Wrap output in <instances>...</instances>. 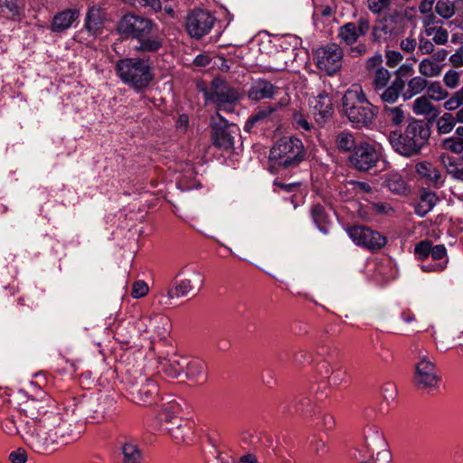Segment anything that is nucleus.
I'll return each instance as SVG.
<instances>
[{
  "mask_svg": "<svg viewBox=\"0 0 463 463\" xmlns=\"http://www.w3.org/2000/svg\"><path fill=\"white\" fill-rule=\"evenodd\" d=\"M452 113L446 112L437 120V132L439 135L450 133L456 126Z\"/></svg>",
  "mask_w": 463,
  "mask_h": 463,
  "instance_id": "39",
  "label": "nucleus"
},
{
  "mask_svg": "<svg viewBox=\"0 0 463 463\" xmlns=\"http://www.w3.org/2000/svg\"><path fill=\"white\" fill-rule=\"evenodd\" d=\"M279 91V88L272 82L266 79L259 78L251 81L247 90V96L250 100L258 102L262 99H273Z\"/></svg>",
  "mask_w": 463,
  "mask_h": 463,
  "instance_id": "18",
  "label": "nucleus"
},
{
  "mask_svg": "<svg viewBox=\"0 0 463 463\" xmlns=\"http://www.w3.org/2000/svg\"><path fill=\"white\" fill-rule=\"evenodd\" d=\"M386 64L393 69L403 60V55L397 51H388L386 52Z\"/></svg>",
  "mask_w": 463,
  "mask_h": 463,
  "instance_id": "52",
  "label": "nucleus"
},
{
  "mask_svg": "<svg viewBox=\"0 0 463 463\" xmlns=\"http://www.w3.org/2000/svg\"><path fill=\"white\" fill-rule=\"evenodd\" d=\"M439 146L444 150L450 151L455 154H460L463 152V142L459 140V137L456 134L443 138L440 141Z\"/></svg>",
  "mask_w": 463,
  "mask_h": 463,
  "instance_id": "41",
  "label": "nucleus"
},
{
  "mask_svg": "<svg viewBox=\"0 0 463 463\" xmlns=\"http://www.w3.org/2000/svg\"><path fill=\"white\" fill-rule=\"evenodd\" d=\"M430 137V128L421 119L412 118L403 132L392 131L389 142L395 152L405 157L418 156L428 145Z\"/></svg>",
  "mask_w": 463,
  "mask_h": 463,
  "instance_id": "3",
  "label": "nucleus"
},
{
  "mask_svg": "<svg viewBox=\"0 0 463 463\" xmlns=\"http://www.w3.org/2000/svg\"><path fill=\"white\" fill-rule=\"evenodd\" d=\"M382 157V148L368 142H361L350 155L351 165L360 170L368 171L374 167Z\"/></svg>",
  "mask_w": 463,
  "mask_h": 463,
  "instance_id": "13",
  "label": "nucleus"
},
{
  "mask_svg": "<svg viewBox=\"0 0 463 463\" xmlns=\"http://www.w3.org/2000/svg\"><path fill=\"white\" fill-rule=\"evenodd\" d=\"M392 74L386 68H377L372 73L371 87L374 92L384 89L391 80Z\"/></svg>",
  "mask_w": 463,
  "mask_h": 463,
  "instance_id": "35",
  "label": "nucleus"
},
{
  "mask_svg": "<svg viewBox=\"0 0 463 463\" xmlns=\"http://www.w3.org/2000/svg\"><path fill=\"white\" fill-rule=\"evenodd\" d=\"M116 30L123 38L137 41L134 47L137 52H156L163 47L164 38L156 33V24L146 17L126 14L118 22Z\"/></svg>",
  "mask_w": 463,
  "mask_h": 463,
  "instance_id": "2",
  "label": "nucleus"
},
{
  "mask_svg": "<svg viewBox=\"0 0 463 463\" xmlns=\"http://www.w3.org/2000/svg\"><path fill=\"white\" fill-rule=\"evenodd\" d=\"M383 186L396 194H405L408 193V186L402 176L398 173L386 175Z\"/></svg>",
  "mask_w": 463,
  "mask_h": 463,
  "instance_id": "31",
  "label": "nucleus"
},
{
  "mask_svg": "<svg viewBox=\"0 0 463 463\" xmlns=\"http://www.w3.org/2000/svg\"><path fill=\"white\" fill-rule=\"evenodd\" d=\"M426 95L416 98L411 105L412 112L417 116H422L426 118H436L440 111L439 109L432 103Z\"/></svg>",
  "mask_w": 463,
  "mask_h": 463,
  "instance_id": "24",
  "label": "nucleus"
},
{
  "mask_svg": "<svg viewBox=\"0 0 463 463\" xmlns=\"http://www.w3.org/2000/svg\"><path fill=\"white\" fill-rule=\"evenodd\" d=\"M419 361L415 364L413 383L419 390L438 389L440 377L434 361L426 354L418 355Z\"/></svg>",
  "mask_w": 463,
  "mask_h": 463,
  "instance_id": "10",
  "label": "nucleus"
},
{
  "mask_svg": "<svg viewBox=\"0 0 463 463\" xmlns=\"http://www.w3.org/2000/svg\"><path fill=\"white\" fill-rule=\"evenodd\" d=\"M400 46L402 51L408 53H411L415 51L416 47L418 46V42L416 41V39L412 37H407L402 40Z\"/></svg>",
  "mask_w": 463,
  "mask_h": 463,
  "instance_id": "59",
  "label": "nucleus"
},
{
  "mask_svg": "<svg viewBox=\"0 0 463 463\" xmlns=\"http://www.w3.org/2000/svg\"><path fill=\"white\" fill-rule=\"evenodd\" d=\"M203 285V277L199 272H193L191 278L181 279L175 283V287L169 288L167 296L170 298L187 296L194 290H199Z\"/></svg>",
  "mask_w": 463,
  "mask_h": 463,
  "instance_id": "19",
  "label": "nucleus"
},
{
  "mask_svg": "<svg viewBox=\"0 0 463 463\" xmlns=\"http://www.w3.org/2000/svg\"><path fill=\"white\" fill-rule=\"evenodd\" d=\"M390 35V30L384 24H377L373 29V38L376 42L385 40Z\"/></svg>",
  "mask_w": 463,
  "mask_h": 463,
  "instance_id": "51",
  "label": "nucleus"
},
{
  "mask_svg": "<svg viewBox=\"0 0 463 463\" xmlns=\"http://www.w3.org/2000/svg\"><path fill=\"white\" fill-rule=\"evenodd\" d=\"M315 59L317 66L331 76L342 68L344 50L337 43H329L316 51Z\"/></svg>",
  "mask_w": 463,
  "mask_h": 463,
  "instance_id": "12",
  "label": "nucleus"
},
{
  "mask_svg": "<svg viewBox=\"0 0 463 463\" xmlns=\"http://www.w3.org/2000/svg\"><path fill=\"white\" fill-rule=\"evenodd\" d=\"M355 143V138L354 135L346 130L340 131L335 136V146L337 149L341 152H354L355 147H357Z\"/></svg>",
  "mask_w": 463,
  "mask_h": 463,
  "instance_id": "34",
  "label": "nucleus"
},
{
  "mask_svg": "<svg viewBox=\"0 0 463 463\" xmlns=\"http://www.w3.org/2000/svg\"><path fill=\"white\" fill-rule=\"evenodd\" d=\"M350 239L358 246L370 250L382 249L386 244V238L380 232L364 225L346 228Z\"/></svg>",
  "mask_w": 463,
  "mask_h": 463,
  "instance_id": "14",
  "label": "nucleus"
},
{
  "mask_svg": "<svg viewBox=\"0 0 463 463\" xmlns=\"http://www.w3.org/2000/svg\"><path fill=\"white\" fill-rule=\"evenodd\" d=\"M9 459L12 463H25L27 453L24 449H17L9 454Z\"/></svg>",
  "mask_w": 463,
  "mask_h": 463,
  "instance_id": "58",
  "label": "nucleus"
},
{
  "mask_svg": "<svg viewBox=\"0 0 463 463\" xmlns=\"http://www.w3.org/2000/svg\"><path fill=\"white\" fill-rule=\"evenodd\" d=\"M381 392L385 401H393L397 394V388L393 383H386L382 386Z\"/></svg>",
  "mask_w": 463,
  "mask_h": 463,
  "instance_id": "53",
  "label": "nucleus"
},
{
  "mask_svg": "<svg viewBox=\"0 0 463 463\" xmlns=\"http://www.w3.org/2000/svg\"><path fill=\"white\" fill-rule=\"evenodd\" d=\"M305 158V150L300 139L293 137L280 138L270 149L269 163L272 168H291Z\"/></svg>",
  "mask_w": 463,
  "mask_h": 463,
  "instance_id": "6",
  "label": "nucleus"
},
{
  "mask_svg": "<svg viewBox=\"0 0 463 463\" xmlns=\"http://www.w3.org/2000/svg\"><path fill=\"white\" fill-rule=\"evenodd\" d=\"M205 364L202 361L194 360L185 365L186 375L191 380H198L204 373Z\"/></svg>",
  "mask_w": 463,
  "mask_h": 463,
  "instance_id": "44",
  "label": "nucleus"
},
{
  "mask_svg": "<svg viewBox=\"0 0 463 463\" xmlns=\"http://www.w3.org/2000/svg\"><path fill=\"white\" fill-rule=\"evenodd\" d=\"M428 88V80L422 77L420 74L413 76L407 81H405V87L403 89V100L407 101L411 99L413 97L422 93Z\"/></svg>",
  "mask_w": 463,
  "mask_h": 463,
  "instance_id": "26",
  "label": "nucleus"
},
{
  "mask_svg": "<svg viewBox=\"0 0 463 463\" xmlns=\"http://www.w3.org/2000/svg\"><path fill=\"white\" fill-rule=\"evenodd\" d=\"M138 4L143 7H149L154 12L162 11L161 0H137Z\"/></svg>",
  "mask_w": 463,
  "mask_h": 463,
  "instance_id": "62",
  "label": "nucleus"
},
{
  "mask_svg": "<svg viewBox=\"0 0 463 463\" xmlns=\"http://www.w3.org/2000/svg\"><path fill=\"white\" fill-rule=\"evenodd\" d=\"M436 13L444 19H449L455 14V2L450 0H439L435 5Z\"/></svg>",
  "mask_w": 463,
  "mask_h": 463,
  "instance_id": "40",
  "label": "nucleus"
},
{
  "mask_svg": "<svg viewBox=\"0 0 463 463\" xmlns=\"http://www.w3.org/2000/svg\"><path fill=\"white\" fill-rule=\"evenodd\" d=\"M426 96L436 102L443 101L449 97V92L438 80H428V88H426Z\"/></svg>",
  "mask_w": 463,
  "mask_h": 463,
  "instance_id": "37",
  "label": "nucleus"
},
{
  "mask_svg": "<svg viewBox=\"0 0 463 463\" xmlns=\"http://www.w3.org/2000/svg\"><path fill=\"white\" fill-rule=\"evenodd\" d=\"M180 411L181 405L175 401H171L163 405L160 412V418L165 421H171L180 413Z\"/></svg>",
  "mask_w": 463,
  "mask_h": 463,
  "instance_id": "43",
  "label": "nucleus"
},
{
  "mask_svg": "<svg viewBox=\"0 0 463 463\" xmlns=\"http://www.w3.org/2000/svg\"><path fill=\"white\" fill-rule=\"evenodd\" d=\"M414 252L417 257L424 260L431 257L434 260H439L447 257V249L443 244L433 246L430 241L425 240L416 244Z\"/></svg>",
  "mask_w": 463,
  "mask_h": 463,
  "instance_id": "20",
  "label": "nucleus"
},
{
  "mask_svg": "<svg viewBox=\"0 0 463 463\" xmlns=\"http://www.w3.org/2000/svg\"><path fill=\"white\" fill-rule=\"evenodd\" d=\"M115 71L124 84L137 92L146 89L154 79L149 61L138 57L118 60Z\"/></svg>",
  "mask_w": 463,
  "mask_h": 463,
  "instance_id": "5",
  "label": "nucleus"
},
{
  "mask_svg": "<svg viewBox=\"0 0 463 463\" xmlns=\"http://www.w3.org/2000/svg\"><path fill=\"white\" fill-rule=\"evenodd\" d=\"M312 449L318 456H322L328 451L326 442L321 439H315L311 442Z\"/></svg>",
  "mask_w": 463,
  "mask_h": 463,
  "instance_id": "63",
  "label": "nucleus"
},
{
  "mask_svg": "<svg viewBox=\"0 0 463 463\" xmlns=\"http://www.w3.org/2000/svg\"><path fill=\"white\" fill-rule=\"evenodd\" d=\"M164 372L172 378H175L184 371V365L181 363V360L176 355H172L165 358L162 362Z\"/></svg>",
  "mask_w": 463,
  "mask_h": 463,
  "instance_id": "38",
  "label": "nucleus"
},
{
  "mask_svg": "<svg viewBox=\"0 0 463 463\" xmlns=\"http://www.w3.org/2000/svg\"><path fill=\"white\" fill-rule=\"evenodd\" d=\"M309 105L315 119L319 125L325 124L334 114L331 98L325 90L317 96L311 97L309 99Z\"/></svg>",
  "mask_w": 463,
  "mask_h": 463,
  "instance_id": "17",
  "label": "nucleus"
},
{
  "mask_svg": "<svg viewBox=\"0 0 463 463\" xmlns=\"http://www.w3.org/2000/svg\"><path fill=\"white\" fill-rule=\"evenodd\" d=\"M79 11L76 9H66L59 12L53 16L51 24V30L54 33H62L68 30L79 18Z\"/></svg>",
  "mask_w": 463,
  "mask_h": 463,
  "instance_id": "23",
  "label": "nucleus"
},
{
  "mask_svg": "<svg viewBox=\"0 0 463 463\" xmlns=\"http://www.w3.org/2000/svg\"><path fill=\"white\" fill-rule=\"evenodd\" d=\"M310 214L318 230L325 234L328 233L330 218L324 206L321 204L313 205L310 210Z\"/></svg>",
  "mask_w": 463,
  "mask_h": 463,
  "instance_id": "33",
  "label": "nucleus"
},
{
  "mask_svg": "<svg viewBox=\"0 0 463 463\" xmlns=\"http://www.w3.org/2000/svg\"><path fill=\"white\" fill-rule=\"evenodd\" d=\"M215 21V17L210 12L196 9L187 14L185 28L192 38L201 39L210 33Z\"/></svg>",
  "mask_w": 463,
  "mask_h": 463,
  "instance_id": "15",
  "label": "nucleus"
},
{
  "mask_svg": "<svg viewBox=\"0 0 463 463\" xmlns=\"http://www.w3.org/2000/svg\"><path fill=\"white\" fill-rule=\"evenodd\" d=\"M2 429L8 435H14V434L19 432L18 428L16 426V423H15L14 418H7L2 423Z\"/></svg>",
  "mask_w": 463,
  "mask_h": 463,
  "instance_id": "60",
  "label": "nucleus"
},
{
  "mask_svg": "<svg viewBox=\"0 0 463 463\" xmlns=\"http://www.w3.org/2000/svg\"><path fill=\"white\" fill-rule=\"evenodd\" d=\"M103 25L101 10L97 7H90L85 19V28L92 35L99 33Z\"/></svg>",
  "mask_w": 463,
  "mask_h": 463,
  "instance_id": "30",
  "label": "nucleus"
},
{
  "mask_svg": "<svg viewBox=\"0 0 463 463\" xmlns=\"http://www.w3.org/2000/svg\"><path fill=\"white\" fill-rule=\"evenodd\" d=\"M293 119L298 128H300L306 131H307L311 128V125L309 124L307 119L305 118V116L303 114H301L300 112H295L293 114Z\"/></svg>",
  "mask_w": 463,
  "mask_h": 463,
  "instance_id": "61",
  "label": "nucleus"
},
{
  "mask_svg": "<svg viewBox=\"0 0 463 463\" xmlns=\"http://www.w3.org/2000/svg\"><path fill=\"white\" fill-rule=\"evenodd\" d=\"M383 63V56L381 53H375L373 56L366 59L364 67L365 70L371 73L376 71L377 68H383L382 66Z\"/></svg>",
  "mask_w": 463,
  "mask_h": 463,
  "instance_id": "50",
  "label": "nucleus"
},
{
  "mask_svg": "<svg viewBox=\"0 0 463 463\" xmlns=\"http://www.w3.org/2000/svg\"><path fill=\"white\" fill-rule=\"evenodd\" d=\"M460 77H461V72H459L456 70L450 69L445 72L442 80L446 87H448L449 89L454 90L459 85Z\"/></svg>",
  "mask_w": 463,
  "mask_h": 463,
  "instance_id": "47",
  "label": "nucleus"
},
{
  "mask_svg": "<svg viewBox=\"0 0 463 463\" xmlns=\"http://www.w3.org/2000/svg\"><path fill=\"white\" fill-rule=\"evenodd\" d=\"M449 61L455 67H463V46L449 57Z\"/></svg>",
  "mask_w": 463,
  "mask_h": 463,
  "instance_id": "64",
  "label": "nucleus"
},
{
  "mask_svg": "<svg viewBox=\"0 0 463 463\" xmlns=\"http://www.w3.org/2000/svg\"><path fill=\"white\" fill-rule=\"evenodd\" d=\"M206 104H213L217 110L232 112L240 99L238 90L224 80L215 78L203 91Z\"/></svg>",
  "mask_w": 463,
  "mask_h": 463,
  "instance_id": "8",
  "label": "nucleus"
},
{
  "mask_svg": "<svg viewBox=\"0 0 463 463\" xmlns=\"http://www.w3.org/2000/svg\"><path fill=\"white\" fill-rule=\"evenodd\" d=\"M123 455L122 463H140L142 454L137 445L132 441H126L121 446Z\"/></svg>",
  "mask_w": 463,
  "mask_h": 463,
  "instance_id": "36",
  "label": "nucleus"
},
{
  "mask_svg": "<svg viewBox=\"0 0 463 463\" xmlns=\"http://www.w3.org/2000/svg\"><path fill=\"white\" fill-rule=\"evenodd\" d=\"M220 122L212 125L213 144L223 151H229L233 147L235 137L239 135L240 128L235 124H229L217 113Z\"/></svg>",
  "mask_w": 463,
  "mask_h": 463,
  "instance_id": "16",
  "label": "nucleus"
},
{
  "mask_svg": "<svg viewBox=\"0 0 463 463\" xmlns=\"http://www.w3.org/2000/svg\"><path fill=\"white\" fill-rule=\"evenodd\" d=\"M442 71L443 65H439L429 57L423 58L418 64L419 73L426 80L439 77Z\"/></svg>",
  "mask_w": 463,
  "mask_h": 463,
  "instance_id": "32",
  "label": "nucleus"
},
{
  "mask_svg": "<svg viewBox=\"0 0 463 463\" xmlns=\"http://www.w3.org/2000/svg\"><path fill=\"white\" fill-rule=\"evenodd\" d=\"M434 42L421 35L419 36L418 52L421 55H430L434 52Z\"/></svg>",
  "mask_w": 463,
  "mask_h": 463,
  "instance_id": "49",
  "label": "nucleus"
},
{
  "mask_svg": "<svg viewBox=\"0 0 463 463\" xmlns=\"http://www.w3.org/2000/svg\"><path fill=\"white\" fill-rule=\"evenodd\" d=\"M288 99L281 98L279 101L273 106L258 108L246 120L244 130L250 132L253 128H268L274 127L280 119L278 115V109L287 106Z\"/></svg>",
  "mask_w": 463,
  "mask_h": 463,
  "instance_id": "11",
  "label": "nucleus"
},
{
  "mask_svg": "<svg viewBox=\"0 0 463 463\" xmlns=\"http://www.w3.org/2000/svg\"><path fill=\"white\" fill-rule=\"evenodd\" d=\"M392 0H367L368 9L374 14H380L385 10H389Z\"/></svg>",
  "mask_w": 463,
  "mask_h": 463,
  "instance_id": "48",
  "label": "nucleus"
},
{
  "mask_svg": "<svg viewBox=\"0 0 463 463\" xmlns=\"http://www.w3.org/2000/svg\"><path fill=\"white\" fill-rule=\"evenodd\" d=\"M326 373L330 384L337 385L345 380L346 371L340 365H326Z\"/></svg>",
  "mask_w": 463,
  "mask_h": 463,
  "instance_id": "42",
  "label": "nucleus"
},
{
  "mask_svg": "<svg viewBox=\"0 0 463 463\" xmlns=\"http://www.w3.org/2000/svg\"><path fill=\"white\" fill-rule=\"evenodd\" d=\"M440 160L443 166L446 168L447 173L456 179L461 168L458 166L457 160L454 157L444 154L440 156Z\"/></svg>",
  "mask_w": 463,
  "mask_h": 463,
  "instance_id": "45",
  "label": "nucleus"
},
{
  "mask_svg": "<svg viewBox=\"0 0 463 463\" xmlns=\"http://www.w3.org/2000/svg\"><path fill=\"white\" fill-rule=\"evenodd\" d=\"M415 171L420 178L435 187H440L444 183L440 171L430 162L421 161L417 163Z\"/></svg>",
  "mask_w": 463,
  "mask_h": 463,
  "instance_id": "21",
  "label": "nucleus"
},
{
  "mask_svg": "<svg viewBox=\"0 0 463 463\" xmlns=\"http://www.w3.org/2000/svg\"><path fill=\"white\" fill-rule=\"evenodd\" d=\"M369 30V20L360 17L356 22H348L341 25L337 30V39L341 44L348 47L351 57H361L368 52V47L366 43L359 42V38L365 36Z\"/></svg>",
  "mask_w": 463,
  "mask_h": 463,
  "instance_id": "7",
  "label": "nucleus"
},
{
  "mask_svg": "<svg viewBox=\"0 0 463 463\" xmlns=\"http://www.w3.org/2000/svg\"><path fill=\"white\" fill-rule=\"evenodd\" d=\"M405 80L401 77H395L391 84L384 87L379 91L374 92L380 99L384 103L393 104L400 97L403 99V89Z\"/></svg>",
  "mask_w": 463,
  "mask_h": 463,
  "instance_id": "22",
  "label": "nucleus"
},
{
  "mask_svg": "<svg viewBox=\"0 0 463 463\" xmlns=\"http://www.w3.org/2000/svg\"><path fill=\"white\" fill-rule=\"evenodd\" d=\"M384 113L387 116V118L393 125H401L404 120V111L401 107H386L384 109Z\"/></svg>",
  "mask_w": 463,
  "mask_h": 463,
  "instance_id": "46",
  "label": "nucleus"
},
{
  "mask_svg": "<svg viewBox=\"0 0 463 463\" xmlns=\"http://www.w3.org/2000/svg\"><path fill=\"white\" fill-rule=\"evenodd\" d=\"M364 440L365 447L371 453L386 447V441L377 427H370L366 430Z\"/></svg>",
  "mask_w": 463,
  "mask_h": 463,
  "instance_id": "27",
  "label": "nucleus"
},
{
  "mask_svg": "<svg viewBox=\"0 0 463 463\" xmlns=\"http://www.w3.org/2000/svg\"><path fill=\"white\" fill-rule=\"evenodd\" d=\"M438 196L435 193L430 191H422L419 202L415 205V213L420 217H424L436 205Z\"/></svg>",
  "mask_w": 463,
  "mask_h": 463,
  "instance_id": "29",
  "label": "nucleus"
},
{
  "mask_svg": "<svg viewBox=\"0 0 463 463\" xmlns=\"http://www.w3.org/2000/svg\"><path fill=\"white\" fill-rule=\"evenodd\" d=\"M449 40V33L448 31L443 27H438L437 31L435 32L432 41L434 43L439 45H443L448 43Z\"/></svg>",
  "mask_w": 463,
  "mask_h": 463,
  "instance_id": "56",
  "label": "nucleus"
},
{
  "mask_svg": "<svg viewBox=\"0 0 463 463\" xmlns=\"http://www.w3.org/2000/svg\"><path fill=\"white\" fill-rule=\"evenodd\" d=\"M148 292V287L144 281H137L133 284L131 296L134 298H140Z\"/></svg>",
  "mask_w": 463,
  "mask_h": 463,
  "instance_id": "54",
  "label": "nucleus"
},
{
  "mask_svg": "<svg viewBox=\"0 0 463 463\" xmlns=\"http://www.w3.org/2000/svg\"><path fill=\"white\" fill-rule=\"evenodd\" d=\"M343 112L356 127H367L376 116V108L368 100L363 88L353 85L342 99Z\"/></svg>",
  "mask_w": 463,
  "mask_h": 463,
  "instance_id": "4",
  "label": "nucleus"
},
{
  "mask_svg": "<svg viewBox=\"0 0 463 463\" xmlns=\"http://www.w3.org/2000/svg\"><path fill=\"white\" fill-rule=\"evenodd\" d=\"M129 392L132 399L140 404H150L158 395V384L155 379L134 371L128 376Z\"/></svg>",
  "mask_w": 463,
  "mask_h": 463,
  "instance_id": "9",
  "label": "nucleus"
},
{
  "mask_svg": "<svg viewBox=\"0 0 463 463\" xmlns=\"http://www.w3.org/2000/svg\"><path fill=\"white\" fill-rule=\"evenodd\" d=\"M462 106L455 92L451 95L449 94V97L443 103V108L448 111L458 110Z\"/></svg>",
  "mask_w": 463,
  "mask_h": 463,
  "instance_id": "55",
  "label": "nucleus"
},
{
  "mask_svg": "<svg viewBox=\"0 0 463 463\" xmlns=\"http://www.w3.org/2000/svg\"><path fill=\"white\" fill-rule=\"evenodd\" d=\"M144 321H147L148 324H146V327L144 331H152L160 339H165L169 334L171 328L170 319L162 315H155L154 317H148L144 318Z\"/></svg>",
  "mask_w": 463,
  "mask_h": 463,
  "instance_id": "25",
  "label": "nucleus"
},
{
  "mask_svg": "<svg viewBox=\"0 0 463 463\" xmlns=\"http://www.w3.org/2000/svg\"><path fill=\"white\" fill-rule=\"evenodd\" d=\"M448 55H449V52L446 49H438V50L434 49V52L430 54V56H429V58H430L433 61H435L439 65H443V67H444L445 66L444 61H446Z\"/></svg>",
  "mask_w": 463,
  "mask_h": 463,
  "instance_id": "57",
  "label": "nucleus"
},
{
  "mask_svg": "<svg viewBox=\"0 0 463 463\" xmlns=\"http://www.w3.org/2000/svg\"><path fill=\"white\" fill-rule=\"evenodd\" d=\"M26 420L21 436L34 452L46 454L75 438L71 424L59 411L55 401L44 392L29 397L20 404Z\"/></svg>",
  "mask_w": 463,
  "mask_h": 463,
  "instance_id": "1",
  "label": "nucleus"
},
{
  "mask_svg": "<svg viewBox=\"0 0 463 463\" xmlns=\"http://www.w3.org/2000/svg\"><path fill=\"white\" fill-rule=\"evenodd\" d=\"M0 13L12 20H21L24 15L22 0H0Z\"/></svg>",
  "mask_w": 463,
  "mask_h": 463,
  "instance_id": "28",
  "label": "nucleus"
}]
</instances>
